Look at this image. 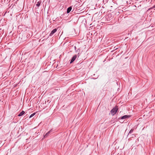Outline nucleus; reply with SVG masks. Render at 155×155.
I'll return each instance as SVG.
<instances>
[{
    "label": "nucleus",
    "mask_w": 155,
    "mask_h": 155,
    "mask_svg": "<svg viewBox=\"0 0 155 155\" xmlns=\"http://www.w3.org/2000/svg\"><path fill=\"white\" fill-rule=\"evenodd\" d=\"M57 31V29L56 28H55L53 30L49 35L50 36H52L55 32H56Z\"/></svg>",
    "instance_id": "obj_3"
},
{
    "label": "nucleus",
    "mask_w": 155,
    "mask_h": 155,
    "mask_svg": "<svg viewBox=\"0 0 155 155\" xmlns=\"http://www.w3.org/2000/svg\"><path fill=\"white\" fill-rule=\"evenodd\" d=\"M114 48L115 50H116L118 48L116 47H115Z\"/></svg>",
    "instance_id": "obj_12"
},
{
    "label": "nucleus",
    "mask_w": 155,
    "mask_h": 155,
    "mask_svg": "<svg viewBox=\"0 0 155 155\" xmlns=\"http://www.w3.org/2000/svg\"><path fill=\"white\" fill-rule=\"evenodd\" d=\"M118 110V108L117 107H114L111 110V114L114 115L115 114Z\"/></svg>",
    "instance_id": "obj_1"
},
{
    "label": "nucleus",
    "mask_w": 155,
    "mask_h": 155,
    "mask_svg": "<svg viewBox=\"0 0 155 155\" xmlns=\"http://www.w3.org/2000/svg\"><path fill=\"white\" fill-rule=\"evenodd\" d=\"M80 51V49H78L76 51V52H79Z\"/></svg>",
    "instance_id": "obj_11"
},
{
    "label": "nucleus",
    "mask_w": 155,
    "mask_h": 155,
    "mask_svg": "<svg viewBox=\"0 0 155 155\" xmlns=\"http://www.w3.org/2000/svg\"><path fill=\"white\" fill-rule=\"evenodd\" d=\"M52 129L51 130H50L44 136L45 137H47L48 135H49V134L51 132H52Z\"/></svg>",
    "instance_id": "obj_5"
},
{
    "label": "nucleus",
    "mask_w": 155,
    "mask_h": 155,
    "mask_svg": "<svg viewBox=\"0 0 155 155\" xmlns=\"http://www.w3.org/2000/svg\"><path fill=\"white\" fill-rule=\"evenodd\" d=\"M77 57V55H74L72 58L71 59V61L70 63L71 64L72 63L73 61H74V60L76 59Z\"/></svg>",
    "instance_id": "obj_2"
},
{
    "label": "nucleus",
    "mask_w": 155,
    "mask_h": 155,
    "mask_svg": "<svg viewBox=\"0 0 155 155\" xmlns=\"http://www.w3.org/2000/svg\"><path fill=\"white\" fill-rule=\"evenodd\" d=\"M74 49H75V51H76V49H77L76 47L75 46L74 47Z\"/></svg>",
    "instance_id": "obj_13"
},
{
    "label": "nucleus",
    "mask_w": 155,
    "mask_h": 155,
    "mask_svg": "<svg viewBox=\"0 0 155 155\" xmlns=\"http://www.w3.org/2000/svg\"><path fill=\"white\" fill-rule=\"evenodd\" d=\"M72 8L71 6H70L69 7H68L67 9V13H69L71 11L72 9Z\"/></svg>",
    "instance_id": "obj_6"
},
{
    "label": "nucleus",
    "mask_w": 155,
    "mask_h": 155,
    "mask_svg": "<svg viewBox=\"0 0 155 155\" xmlns=\"http://www.w3.org/2000/svg\"><path fill=\"white\" fill-rule=\"evenodd\" d=\"M134 131V129H131L130 130V131L129 132V133L128 134V135L130 134L131 133H132L133 131Z\"/></svg>",
    "instance_id": "obj_9"
},
{
    "label": "nucleus",
    "mask_w": 155,
    "mask_h": 155,
    "mask_svg": "<svg viewBox=\"0 0 155 155\" xmlns=\"http://www.w3.org/2000/svg\"><path fill=\"white\" fill-rule=\"evenodd\" d=\"M41 3V1H39L36 4V6L37 7H39Z\"/></svg>",
    "instance_id": "obj_8"
},
{
    "label": "nucleus",
    "mask_w": 155,
    "mask_h": 155,
    "mask_svg": "<svg viewBox=\"0 0 155 155\" xmlns=\"http://www.w3.org/2000/svg\"><path fill=\"white\" fill-rule=\"evenodd\" d=\"M130 115H125L123 116L120 117L121 119H124L126 118H128L130 117Z\"/></svg>",
    "instance_id": "obj_4"
},
{
    "label": "nucleus",
    "mask_w": 155,
    "mask_h": 155,
    "mask_svg": "<svg viewBox=\"0 0 155 155\" xmlns=\"http://www.w3.org/2000/svg\"><path fill=\"white\" fill-rule=\"evenodd\" d=\"M153 8H155V5L154 6H153Z\"/></svg>",
    "instance_id": "obj_14"
},
{
    "label": "nucleus",
    "mask_w": 155,
    "mask_h": 155,
    "mask_svg": "<svg viewBox=\"0 0 155 155\" xmlns=\"http://www.w3.org/2000/svg\"><path fill=\"white\" fill-rule=\"evenodd\" d=\"M25 113V112L22 110L21 112L18 115V116H21L23 115Z\"/></svg>",
    "instance_id": "obj_7"
},
{
    "label": "nucleus",
    "mask_w": 155,
    "mask_h": 155,
    "mask_svg": "<svg viewBox=\"0 0 155 155\" xmlns=\"http://www.w3.org/2000/svg\"><path fill=\"white\" fill-rule=\"evenodd\" d=\"M35 113H34L32 114H31L30 115V116L29 118H31V117H33L34 115H35Z\"/></svg>",
    "instance_id": "obj_10"
}]
</instances>
